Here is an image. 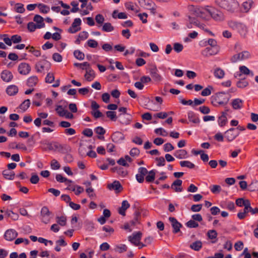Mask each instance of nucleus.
I'll return each instance as SVG.
<instances>
[{"label": "nucleus", "instance_id": "obj_1", "mask_svg": "<svg viewBox=\"0 0 258 258\" xmlns=\"http://www.w3.org/2000/svg\"><path fill=\"white\" fill-rule=\"evenodd\" d=\"M215 2L221 8L232 13L237 11L239 8L236 0H216Z\"/></svg>", "mask_w": 258, "mask_h": 258}, {"label": "nucleus", "instance_id": "obj_2", "mask_svg": "<svg viewBox=\"0 0 258 258\" xmlns=\"http://www.w3.org/2000/svg\"><path fill=\"white\" fill-rule=\"evenodd\" d=\"M229 98L224 92H219L212 96L211 98V102L215 107L219 105H224L229 101Z\"/></svg>", "mask_w": 258, "mask_h": 258}, {"label": "nucleus", "instance_id": "obj_3", "mask_svg": "<svg viewBox=\"0 0 258 258\" xmlns=\"http://www.w3.org/2000/svg\"><path fill=\"white\" fill-rule=\"evenodd\" d=\"M229 26L234 30L237 31L241 36L244 37L247 34V28L246 26L241 23L234 21L228 22Z\"/></svg>", "mask_w": 258, "mask_h": 258}, {"label": "nucleus", "instance_id": "obj_4", "mask_svg": "<svg viewBox=\"0 0 258 258\" xmlns=\"http://www.w3.org/2000/svg\"><path fill=\"white\" fill-rule=\"evenodd\" d=\"M42 57L44 59L39 60L35 64V68L38 73H44L45 71H48L50 69L51 64L45 59L46 57L44 55Z\"/></svg>", "mask_w": 258, "mask_h": 258}, {"label": "nucleus", "instance_id": "obj_5", "mask_svg": "<svg viewBox=\"0 0 258 258\" xmlns=\"http://www.w3.org/2000/svg\"><path fill=\"white\" fill-rule=\"evenodd\" d=\"M142 233L139 231L134 232L132 235L128 237V240L135 246H139L141 244L140 240L142 238Z\"/></svg>", "mask_w": 258, "mask_h": 258}, {"label": "nucleus", "instance_id": "obj_6", "mask_svg": "<svg viewBox=\"0 0 258 258\" xmlns=\"http://www.w3.org/2000/svg\"><path fill=\"white\" fill-rule=\"evenodd\" d=\"M250 53L248 51H244L241 53L234 55L231 58V61L232 62H236L239 60L247 59L250 57Z\"/></svg>", "mask_w": 258, "mask_h": 258}, {"label": "nucleus", "instance_id": "obj_7", "mask_svg": "<svg viewBox=\"0 0 258 258\" xmlns=\"http://www.w3.org/2000/svg\"><path fill=\"white\" fill-rule=\"evenodd\" d=\"M51 213L47 207H43L41 210V221L42 222L47 224L50 220Z\"/></svg>", "mask_w": 258, "mask_h": 258}, {"label": "nucleus", "instance_id": "obj_8", "mask_svg": "<svg viewBox=\"0 0 258 258\" xmlns=\"http://www.w3.org/2000/svg\"><path fill=\"white\" fill-rule=\"evenodd\" d=\"M219 51V47H207L201 52L205 57H209L216 54Z\"/></svg>", "mask_w": 258, "mask_h": 258}, {"label": "nucleus", "instance_id": "obj_9", "mask_svg": "<svg viewBox=\"0 0 258 258\" xmlns=\"http://www.w3.org/2000/svg\"><path fill=\"white\" fill-rule=\"evenodd\" d=\"M225 138L229 142L233 141L238 135L239 132H236L235 128H231L225 132Z\"/></svg>", "mask_w": 258, "mask_h": 258}, {"label": "nucleus", "instance_id": "obj_10", "mask_svg": "<svg viewBox=\"0 0 258 258\" xmlns=\"http://www.w3.org/2000/svg\"><path fill=\"white\" fill-rule=\"evenodd\" d=\"M18 71L20 74L26 75L30 73L31 67L28 63L22 62L19 65Z\"/></svg>", "mask_w": 258, "mask_h": 258}, {"label": "nucleus", "instance_id": "obj_11", "mask_svg": "<svg viewBox=\"0 0 258 258\" xmlns=\"http://www.w3.org/2000/svg\"><path fill=\"white\" fill-rule=\"evenodd\" d=\"M81 24V20L80 18H76L72 24V26L68 29V32L71 33H75L77 31L80 30L81 28L79 27Z\"/></svg>", "mask_w": 258, "mask_h": 258}, {"label": "nucleus", "instance_id": "obj_12", "mask_svg": "<svg viewBox=\"0 0 258 258\" xmlns=\"http://www.w3.org/2000/svg\"><path fill=\"white\" fill-rule=\"evenodd\" d=\"M169 220L171 223V226L173 228V233H177L180 231L182 224L180 223L174 217H169Z\"/></svg>", "mask_w": 258, "mask_h": 258}, {"label": "nucleus", "instance_id": "obj_13", "mask_svg": "<svg viewBox=\"0 0 258 258\" xmlns=\"http://www.w3.org/2000/svg\"><path fill=\"white\" fill-rule=\"evenodd\" d=\"M187 9L191 15H194L197 17H199L203 7L189 5L188 6Z\"/></svg>", "mask_w": 258, "mask_h": 258}, {"label": "nucleus", "instance_id": "obj_14", "mask_svg": "<svg viewBox=\"0 0 258 258\" xmlns=\"http://www.w3.org/2000/svg\"><path fill=\"white\" fill-rule=\"evenodd\" d=\"M18 233L14 229L7 230L4 235L5 238L8 241H12L17 236Z\"/></svg>", "mask_w": 258, "mask_h": 258}, {"label": "nucleus", "instance_id": "obj_15", "mask_svg": "<svg viewBox=\"0 0 258 258\" xmlns=\"http://www.w3.org/2000/svg\"><path fill=\"white\" fill-rule=\"evenodd\" d=\"M107 187L110 190H114L116 191V192H120L123 187L120 182L118 181L115 180L112 183L108 184L107 185Z\"/></svg>", "mask_w": 258, "mask_h": 258}, {"label": "nucleus", "instance_id": "obj_16", "mask_svg": "<svg viewBox=\"0 0 258 258\" xmlns=\"http://www.w3.org/2000/svg\"><path fill=\"white\" fill-rule=\"evenodd\" d=\"M86 74L84 75L85 79L89 82L92 81L95 77L94 71L91 67L85 68Z\"/></svg>", "mask_w": 258, "mask_h": 258}, {"label": "nucleus", "instance_id": "obj_17", "mask_svg": "<svg viewBox=\"0 0 258 258\" xmlns=\"http://www.w3.org/2000/svg\"><path fill=\"white\" fill-rule=\"evenodd\" d=\"M150 72L154 81L159 82L162 81V78L161 76L158 73V70L156 67L152 68L150 70Z\"/></svg>", "mask_w": 258, "mask_h": 258}, {"label": "nucleus", "instance_id": "obj_18", "mask_svg": "<svg viewBox=\"0 0 258 258\" xmlns=\"http://www.w3.org/2000/svg\"><path fill=\"white\" fill-rule=\"evenodd\" d=\"M199 18L205 20H209L211 18V10L207 8H203Z\"/></svg>", "mask_w": 258, "mask_h": 258}, {"label": "nucleus", "instance_id": "obj_19", "mask_svg": "<svg viewBox=\"0 0 258 258\" xmlns=\"http://www.w3.org/2000/svg\"><path fill=\"white\" fill-rule=\"evenodd\" d=\"M111 138L114 143H119L124 139V135L121 132H116L112 134Z\"/></svg>", "mask_w": 258, "mask_h": 258}, {"label": "nucleus", "instance_id": "obj_20", "mask_svg": "<svg viewBox=\"0 0 258 258\" xmlns=\"http://www.w3.org/2000/svg\"><path fill=\"white\" fill-rule=\"evenodd\" d=\"M211 17L216 21H221L224 18L223 13L216 10L213 11L211 10Z\"/></svg>", "mask_w": 258, "mask_h": 258}, {"label": "nucleus", "instance_id": "obj_21", "mask_svg": "<svg viewBox=\"0 0 258 258\" xmlns=\"http://www.w3.org/2000/svg\"><path fill=\"white\" fill-rule=\"evenodd\" d=\"M13 75L12 73L8 70H4L1 73V78L6 82H9L13 79Z\"/></svg>", "mask_w": 258, "mask_h": 258}, {"label": "nucleus", "instance_id": "obj_22", "mask_svg": "<svg viewBox=\"0 0 258 258\" xmlns=\"http://www.w3.org/2000/svg\"><path fill=\"white\" fill-rule=\"evenodd\" d=\"M182 183L181 180L176 179L172 183L171 187L173 188L175 192H181L182 191Z\"/></svg>", "mask_w": 258, "mask_h": 258}, {"label": "nucleus", "instance_id": "obj_23", "mask_svg": "<svg viewBox=\"0 0 258 258\" xmlns=\"http://www.w3.org/2000/svg\"><path fill=\"white\" fill-rule=\"evenodd\" d=\"M130 207V205L126 200L122 202L121 206L118 209V212L119 214L124 216L125 211Z\"/></svg>", "mask_w": 258, "mask_h": 258}, {"label": "nucleus", "instance_id": "obj_24", "mask_svg": "<svg viewBox=\"0 0 258 258\" xmlns=\"http://www.w3.org/2000/svg\"><path fill=\"white\" fill-rule=\"evenodd\" d=\"M33 20L37 23V28L40 29L44 27V19L41 16L36 15L34 17Z\"/></svg>", "mask_w": 258, "mask_h": 258}, {"label": "nucleus", "instance_id": "obj_25", "mask_svg": "<svg viewBox=\"0 0 258 258\" xmlns=\"http://www.w3.org/2000/svg\"><path fill=\"white\" fill-rule=\"evenodd\" d=\"M227 121L226 112H222L221 115L218 117V122L219 125L222 127L226 124Z\"/></svg>", "mask_w": 258, "mask_h": 258}, {"label": "nucleus", "instance_id": "obj_26", "mask_svg": "<svg viewBox=\"0 0 258 258\" xmlns=\"http://www.w3.org/2000/svg\"><path fill=\"white\" fill-rule=\"evenodd\" d=\"M188 18V23L186 24V26L188 29H191L192 28V25L197 27L198 26L200 22L196 18L189 16Z\"/></svg>", "mask_w": 258, "mask_h": 258}, {"label": "nucleus", "instance_id": "obj_27", "mask_svg": "<svg viewBox=\"0 0 258 258\" xmlns=\"http://www.w3.org/2000/svg\"><path fill=\"white\" fill-rule=\"evenodd\" d=\"M231 105L234 109H240L242 107L243 101L239 98L233 100Z\"/></svg>", "mask_w": 258, "mask_h": 258}, {"label": "nucleus", "instance_id": "obj_28", "mask_svg": "<svg viewBox=\"0 0 258 258\" xmlns=\"http://www.w3.org/2000/svg\"><path fill=\"white\" fill-rule=\"evenodd\" d=\"M18 92V88L16 85L9 86L7 89L6 92L10 96L16 95Z\"/></svg>", "mask_w": 258, "mask_h": 258}, {"label": "nucleus", "instance_id": "obj_29", "mask_svg": "<svg viewBox=\"0 0 258 258\" xmlns=\"http://www.w3.org/2000/svg\"><path fill=\"white\" fill-rule=\"evenodd\" d=\"M253 3V2L251 0L244 2L242 4L241 11L244 13H247L251 9Z\"/></svg>", "mask_w": 258, "mask_h": 258}, {"label": "nucleus", "instance_id": "obj_30", "mask_svg": "<svg viewBox=\"0 0 258 258\" xmlns=\"http://www.w3.org/2000/svg\"><path fill=\"white\" fill-rule=\"evenodd\" d=\"M187 116L189 120L194 123H199L200 122V118L192 111L188 112Z\"/></svg>", "mask_w": 258, "mask_h": 258}, {"label": "nucleus", "instance_id": "obj_31", "mask_svg": "<svg viewBox=\"0 0 258 258\" xmlns=\"http://www.w3.org/2000/svg\"><path fill=\"white\" fill-rule=\"evenodd\" d=\"M113 172H116L122 177H124L127 174V171L122 167H115L112 169Z\"/></svg>", "mask_w": 258, "mask_h": 258}, {"label": "nucleus", "instance_id": "obj_32", "mask_svg": "<svg viewBox=\"0 0 258 258\" xmlns=\"http://www.w3.org/2000/svg\"><path fill=\"white\" fill-rule=\"evenodd\" d=\"M187 152L185 150H178L174 153V156L178 159H183L186 157Z\"/></svg>", "mask_w": 258, "mask_h": 258}, {"label": "nucleus", "instance_id": "obj_33", "mask_svg": "<svg viewBox=\"0 0 258 258\" xmlns=\"http://www.w3.org/2000/svg\"><path fill=\"white\" fill-rule=\"evenodd\" d=\"M2 174L5 178L8 180H13L15 176L14 172L10 171L8 170H4Z\"/></svg>", "mask_w": 258, "mask_h": 258}, {"label": "nucleus", "instance_id": "obj_34", "mask_svg": "<svg viewBox=\"0 0 258 258\" xmlns=\"http://www.w3.org/2000/svg\"><path fill=\"white\" fill-rule=\"evenodd\" d=\"M38 81L37 76H33L29 77L27 81V84L29 87L35 86Z\"/></svg>", "mask_w": 258, "mask_h": 258}, {"label": "nucleus", "instance_id": "obj_35", "mask_svg": "<svg viewBox=\"0 0 258 258\" xmlns=\"http://www.w3.org/2000/svg\"><path fill=\"white\" fill-rule=\"evenodd\" d=\"M114 27L109 22L104 23L102 25V30L106 32H110L114 30Z\"/></svg>", "mask_w": 258, "mask_h": 258}, {"label": "nucleus", "instance_id": "obj_36", "mask_svg": "<svg viewBox=\"0 0 258 258\" xmlns=\"http://www.w3.org/2000/svg\"><path fill=\"white\" fill-rule=\"evenodd\" d=\"M189 247L195 251H199L202 247V242L200 240H197L191 243Z\"/></svg>", "mask_w": 258, "mask_h": 258}, {"label": "nucleus", "instance_id": "obj_37", "mask_svg": "<svg viewBox=\"0 0 258 258\" xmlns=\"http://www.w3.org/2000/svg\"><path fill=\"white\" fill-rule=\"evenodd\" d=\"M217 232L215 230H210L207 232V236L210 239H215L212 243H215L217 241Z\"/></svg>", "mask_w": 258, "mask_h": 258}, {"label": "nucleus", "instance_id": "obj_38", "mask_svg": "<svg viewBox=\"0 0 258 258\" xmlns=\"http://www.w3.org/2000/svg\"><path fill=\"white\" fill-rule=\"evenodd\" d=\"M214 76L218 79H222L225 75V72L224 70L218 68H216L214 72Z\"/></svg>", "mask_w": 258, "mask_h": 258}, {"label": "nucleus", "instance_id": "obj_39", "mask_svg": "<svg viewBox=\"0 0 258 258\" xmlns=\"http://www.w3.org/2000/svg\"><path fill=\"white\" fill-rule=\"evenodd\" d=\"M220 206L223 208H226L230 211H233L235 209V205L232 202H228L225 203H222Z\"/></svg>", "mask_w": 258, "mask_h": 258}, {"label": "nucleus", "instance_id": "obj_40", "mask_svg": "<svg viewBox=\"0 0 258 258\" xmlns=\"http://www.w3.org/2000/svg\"><path fill=\"white\" fill-rule=\"evenodd\" d=\"M148 175L146 177V180L148 182H153L155 178V172L154 170H152L148 172Z\"/></svg>", "mask_w": 258, "mask_h": 258}, {"label": "nucleus", "instance_id": "obj_41", "mask_svg": "<svg viewBox=\"0 0 258 258\" xmlns=\"http://www.w3.org/2000/svg\"><path fill=\"white\" fill-rule=\"evenodd\" d=\"M179 164L182 167H186L189 169H193L195 167V165L189 161H181Z\"/></svg>", "mask_w": 258, "mask_h": 258}, {"label": "nucleus", "instance_id": "obj_42", "mask_svg": "<svg viewBox=\"0 0 258 258\" xmlns=\"http://www.w3.org/2000/svg\"><path fill=\"white\" fill-rule=\"evenodd\" d=\"M95 21L96 23L99 24L98 27H101L103 24L105 20L104 17L101 14H97L95 16Z\"/></svg>", "mask_w": 258, "mask_h": 258}, {"label": "nucleus", "instance_id": "obj_43", "mask_svg": "<svg viewBox=\"0 0 258 258\" xmlns=\"http://www.w3.org/2000/svg\"><path fill=\"white\" fill-rule=\"evenodd\" d=\"M38 7L39 9L40 12L43 14L48 13L50 10V8L48 6L42 4H38Z\"/></svg>", "mask_w": 258, "mask_h": 258}, {"label": "nucleus", "instance_id": "obj_44", "mask_svg": "<svg viewBox=\"0 0 258 258\" xmlns=\"http://www.w3.org/2000/svg\"><path fill=\"white\" fill-rule=\"evenodd\" d=\"M15 11L19 13H23L25 9L24 8V5L21 3H17L15 6Z\"/></svg>", "mask_w": 258, "mask_h": 258}, {"label": "nucleus", "instance_id": "obj_45", "mask_svg": "<svg viewBox=\"0 0 258 258\" xmlns=\"http://www.w3.org/2000/svg\"><path fill=\"white\" fill-rule=\"evenodd\" d=\"M30 100L26 99L24 100L20 105V108L23 111H26L30 106Z\"/></svg>", "mask_w": 258, "mask_h": 258}, {"label": "nucleus", "instance_id": "obj_46", "mask_svg": "<svg viewBox=\"0 0 258 258\" xmlns=\"http://www.w3.org/2000/svg\"><path fill=\"white\" fill-rule=\"evenodd\" d=\"M55 110L60 116H64L67 113V110L63 109L61 105L56 106Z\"/></svg>", "mask_w": 258, "mask_h": 258}, {"label": "nucleus", "instance_id": "obj_47", "mask_svg": "<svg viewBox=\"0 0 258 258\" xmlns=\"http://www.w3.org/2000/svg\"><path fill=\"white\" fill-rule=\"evenodd\" d=\"M74 56L78 59L83 60L84 59L85 55L84 53L79 50H76L74 52Z\"/></svg>", "mask_w": 258, "mask_h": 258}, {"label": "nucleus", "instance_id": "obj_48", "mask_svg": "<svg viewBox=\"0 0 258 258\" xmlns=\"http://www.w3.org/2000/svg\"><path fill=\"white\" fill-rule=\"evenodd\" d=\"M106 114L107 117L110 118L111 120L115 121L116 120V113L115 111H107L106 112Z\"/></svg>", "mask_w": 258, "mask_h": 258}, {"label": "nucleus", "instance_id": "obj_49", "mask_svg": "<svg viewBox=\"0 0 258 258\" xmlns=\"http://www.w3.org/2000/svg\"><path fill=\"white\" fill-rule=\"evenodd\" d=\"M212 89L213 87L211 86H209L202 91L201 95L203 96H207L210 95L211 94V90Z\"/></svg>", "mask_w": 258, "mask_h": 258}, {"label": "nucleus", "instance_id": "obj_50", "mask_svg": "<svg viewBox=\"0 0 258 258\" xmlns=\"http://www.w3.org/2000/svg\"><path fill=\"white\" fill-rule=\"evenodd\" d=\"M185 224L187 227L190 228H197L199 226V224L193 219L190 220Z\"/></svg>", "mask_w": 258, "mask_h": 258}, {"label": "nucleus", "instance_id": "obj_51", "mask_svg": "<svg viewBox=\"0 0 258 258\" xmlns=\"http://www.w3.org/2000/svg\"><path fill=\"white\" fill-rule=\"evenodd\" d=\"M210 188L211 192L215 194L219 193L221 190V187L219 185H213Z\"/></svg>", "mask_w": 258, "mask_h": 258}, {"label": "nucleus", "instance_id": "obj_52", "mask_svg": "<svg viewBox=\"0 0 258 258\" xmlns=\"http://www.w3.org/2000/svg\"><path fill=\"white\" fill-rule=\"evenodd\" d=\"M57 223L59 224L60 226H65L67 223V219L66 217L61 216V217H57Z\"/></svg>", "mask_w": 258, "mask_h": 258}, {"label": "nucleus", "instance_id": "obj_53", "mask_svg": "<svg viewBox=\"0 0 258 258\" xmlns=\"http://www.w3.org/2000/svg\"><path fill=\"white\" fill-rule=\"evenodd\" d=\"M51 167L52 169L57 170L60 168V165L57 161L55 159H53L50 163Z\"/></svg>", "mask_w": 258, "mask_h": 258}, {"label": "nucleus", "instance_id": "obj_54", "mask_svg": "<svg viewBox=\"0 0 258 258\" xmlns=\"http://www.w3.org/2000/svg\"><path fill=\"white\" fill-rule=\"evenodd\" d=\"M183 45L179 43H175L173 44V49L177 53L180 52L183 50Z\"/></svg>", "mask_w": 258, "mask_h": 258}, {"label": "nucleus", "instance_id": "obj_55", "mask_svg": "<svg viewBox=\"0 0 258 258\" xmlns=\"http://www.w3.org/2000/svg\"><path fill=\"white\" fill-rule=\"evenodd\" d=\"M155 133L164 137L168 135L167 132L161 127L155 129Z\"/></svg>", "mask_w": 258, "mask_h": 258}, {"label": "nucleus", "instance_id": "obj_56", "mask_svg": "<svg viewBox=\"0 0 258 258\" xmlns=\"http://www.w3.org/2000/svg\"><path fill=\"white\" fill-rule=\"evenodd\" d=\"M54 80V77L52 73H48L45 78V82L48 83H51Z\"/></svg>", "mask_w": 258, "mask_h": 258}, {"label": "nucleus", "instance_id": "obj_57", "mask_svg": "<svg viewBox=\"0 0 258 258\" xmlns=\"http://www.w3.org/2000/svg\"><path fill=\"white\" fill-rule=\"evenodd\" d=\"M157 162V165L158 166H163L165 164V160L163 157H157L155 159Z\"/></svg>", "mask_w": 258, "mask_h": 258}, {"label": "nucleus", "instance_id": "obj_58", "mask_svg": "<svg viewBox=\"0 0 258 258\" xmlns=\"http://www.w3.org/2000/svg\"><path fill=\"white\" fill-rule=\"evenodd\" d=\"M88 45L91 48H96L98 46V42L94 39H89L87 41Z\"/></svg>", "mask_w": 258, "mask_h": 258}, {"label": "nucleus", "instance_id": "obj_59", "mask_svg": "<svg viewBox=\"0 0 258 258\" xmlns=\"http://www.w3.org/2000/svg\"><path fill=\"white\" fill-rule=\"evenodd\" d=\"M78 3L77 2L73 1L71 3V5L73 6V8L71 10L72 13H76L79 10L78 8Z\"/></svg>", "mask_w": 258, "mask_h": 258}, {"label": "nucleus", "instance_id": "obj_60", "mask_svg": "<svg viewBox=\"0 0 258 258\" xmlns=\"http://www.w3.org/2000/svg\"><path fill=\"white\" fill-rule=\"evenodd\" d=\"M27 28L29 31L33 32L37 28V25L33 22H29L27 24Z\"/></svg>", "mask_w": 258, "mask_h": 258}, {"label": "nucleus", "instance_id": "obj_61", "mask_svg": "<svg viewBox=\"0 0 258 258\" xmlns=\"http://www.w3.org/2000/svg\"><path fill=\"white\" fill-rule=\"evenodd\" d=\"M127 248V246L125 244H121L120 245L116 246L115 250L119 253H121L123 251H126Z\"/></svg>", "mask_w": 258, "mask_h": 258}, {"label": "nucleus", "instance_id": "obj_62", "mask_svg": "<svg viewBox=\"0 0 258 258\" xmlns=\"http://www.w3.org/2000/svg\"><path fill=\"white\" fill-rule=\"evenodd\" d=\"M239 70L241 74L244 75H249L250 73V70L245 66H242L239 67Z\"/></svg>", "mask_w": 258, "mask_h": 258}, {"label": "nucleus", "instance_id": "obj_63", "mask_svg": "<svg viewBox=\"0 0 258 258\" xmlns=\"http://www.w3.org/2000/svg\"><path fill=\"white\" fill-rule=\"evenodd\" d=\"M258 181L255 180L251 182L248 186V190L250 191H254L257 188Z\"/></svg>", "mask_w": 258, "mask_h": 258}, {"label": "nucleus", "instance_id": "obj_64", "mask_svg": "<svg viewBox=\"0 0 258 258\" xmlns=\"http://www.w3.org/2000/svg\"><path fill=\"white\" fill-rule=\"evenodd\" d=\"M12 41L14 43H18L22 41V37L18 35H14L11 37Z\"/></svg>", "mask_w": 258, "mask_h": 258}]
</instances>
